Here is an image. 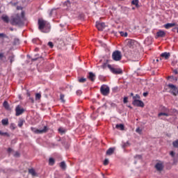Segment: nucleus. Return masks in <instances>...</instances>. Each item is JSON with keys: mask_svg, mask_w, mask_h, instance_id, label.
Here are the masks:
<instances>
[{"mask_svg": "<svg viewBox=\"0 0 178 178\" xmlns=\"http://www.w3.org/2000/svg\"><path fill=\"white\" fill-rule=\"evenodd\" d=\"M52 15V13H50V16Z\"/></svg>", "mask_w": 178, "mask_h": 178, "instance_id": "nucleus-59", "label": "nucleus"}, {"mask_svg": "<svg viewBox=\"0 0 178 178\" xmlns=\"http://www.w3.org/2000/svg\"><path fill=\"white\" fill-rule=\"evenodd\" d=\"M14 44H19V39H15Z\"/></svg>", "mask_w": 178, "mask_h": 178, "instance_id": "nucleus-43", "label": "nucleus"}, {"mask_svg": "<svg viewBox=\"0 0 178 178\" xmlns=\"http://www.w3.org/2000/svg\"><path fill=\"white\" fill-rule=\"evenodd\" d=\"M170 155H171V156H175L174 152H170Z\"/></svg>", "mask_w": 178, "mask_h": 178, "instance_id": "nucleus-46", "label": "nucleus"}, {"mask_svg": "<svg viewBox=\"0 0 178 178\" xmlns=\"http://www.w3.org/2000/svg\"><path fill=\"white\" fill-rule=\"evenodd\" d=\"M136 43L137 42L131 39H127L125 40V45L129 47V48H134V45H136Z\"/></svg>", "mask_w": 178, "mask_h": 178, "instance_id": "nucleus-8", "label": "nucleus"}, {"mask_svg": "<svg viewBox=\"0 0 178 178\" xmlns=\"http://www.w3.org/2000/svg\"><path fill=\"white\" fill-rule=\"evenodd\" d=\"M49 163L52 166L55 163V160L53 158H50L49 160Z\"/></svg>", "mask_w": 178, "mask_h": 178, "instance_id": "nucleus-29", "label": "nucleus"}, {"mask_svg": "<svg viewBox=\"0 0 178 178\" xmlns=\"http://www.w3.org/2000/svg\"><path fill=\"white\" fill-rule=\"evenodd\" d=\"M10 129H11V130H15V129H16V125L13 123H11L10 126Z\"/></svg>", "mask_w": 178, "mask_h": 178, "instance_id": "nucleus-34", "label": "nucleus"}, {"mask_svg": "<svg viewBox=\"0 0 178 178\" xmlns=\"http://www.w3.org/2000/svg\"><path fill=\"white\" fill-rule=\"evenodd\" d=\"M0 136H7V137H9V134H8V132H2L0 131Z\"/></svg>", "mask_w": 178, "mask_h": 178, "instance_id": "nucleus-31", "label": "nucleus"}, {"mask_svg": "<svg viewBox=\"0 0 178 178\" xmlns=\"http://www.w3.org/2000/svg\"><path fill=\"white\" fill-rule=\"evenodd\" d=\"M115 152V148L111 147L106 152V155H112Z\"/></svg>", "mask_w": 178, "mask_h": 178, "instance_id": "nucleus-18", "label": "nucleus"}, {"mask_svg": "<svg viewBox=\"0 0 178 178\" xmlns=\"http://www.w3.org/2000/svg\"><path fill=\"white\" fill-rule=\"evenodd\" d=\"M159 118H161V116H170V114L168 113H160L158 115Z\"/></svg>", "mask_w": 178, "mask_h": 178, "instance_id": "nucleus-23", "label": "nucleus"}, {"mask_svg": "<svg viewBox=\"0 0 178 178\" xmlns=\"http://www.w3.org/2000/svg\"><path fill=\"white\" fill-rule=\"evenodd\" d=\"M136 159H141V155H136L135 156Z\"/></svg>", "mask_w": 178, "mask_h": 178, "instance_id": "nucleus-42", "label": "nucleus"}, {"mask_svg": "<svg viewBox=\"0 0 178 178\" xmlns=\"http://www.w3.org/2000/svg\"><path fill=\"white\" fill-rule=\"evenodd\" d=\"M109 163V160L108 159H106L104 161V165L106 166Z\"/></svg>", "mask_w": 178, "mask_h": 178, "instance_id": "nucleus-38", "label": "nucleus"}, {"mask_svg": "<svg viewBox=\"0 0 178 178\" xmlns=\"http://www.w3.org/2000/svg\"><path fill=\"white\" fill-rule=\"evenodd\" d=\"M175 30H177V33H178V28H175L174 29H172V31H175Z\"/></svg>", "mask_w": 178, "mask_h": 178, "instance_id": "nucleus-50", "label": "nucleus"}, {"mask_svg": "<svg viewBox=\"0 0 178 178\" xmlns=\"http://www.w3.org/2000/svg\"><path fill=\"white\" fill-rule=\"evenodd\" d=\"M133 105H134L135 106H140V108H143L144 102L139 99H135L133 102Z\"/></svg>", "mask_w": 178, "mask_h": 178, "instance_id": "nucleus-9", "label": "nucleus"}, {"mask_svg": "<svg viewBox=\"0 0 178 178\" xmlns=\"http://www.w3.org/2000/svg\"><path fill=\"white\" fill-rule=\"evenodd\" d=\"M20 154H19V152H16L15 154V156H19Z\"/></svg>", "mask_w": 178, "mask_h": 178, "instance_id": "nucleus-49", "label": "nucleus"}, {"mask_svg": "<svg viewBox=\"0 0 178 178\" xmlns=\"http://www.w3.org/2000/svg\"><path fill=\"white\" fill-rule=\"evenodd\" d=\"M15 111H16V116H20V115H22V113L24 112V109L18 105L15 108Z\"/></svg>", "mask_w": 178, "mask_h": 178, "instance_id": "nucleus-10", "label": "nucleus"}, {"mask_svg": "<svg viewBox=\"0 0 178 178\" xmlns=\"http://www.w3.org/2000/svg\"><path fill=\"white\" fill-rule=\"evenodd\" d=\"M120 35H122V37H127V32H123L121 31L120 32Z\"/></svg>", "mask_w": 178, "mask_h": 178, "instance_id": "nucleus-33", "label": "nucleus"}, {"mask_svg": "<svg viewBox=\"0 0 178 178\" xmlns=\"http://www.w3.org/2000/svg\"><path fill=\"white\" fill-rule=\"evenodd\" d=\"M1 123L3 126H6L9 124V121L8 120V119H4L2 120Z\"/></svg>", "mask_w": 178, "mask_h": 178, "instance_id": "nucleus-24", "label": "nucleus"}, {"mask_svg": "<svg viewBox=\"0 0 178 178\" xmlns=\"http://www.w3.org/2000/svg\"><path fill=\"white\" fill-rule=\"evenodd\" d=\"M96 27L99 31H102V30H104V29H105L106 25H105V23H104V22H102V23L97 22Z\"/></svg>", "mask_w": 178, "mask_h": 178, "instance_id": "nucleus-11", "label": "nucleus"}, {"mask_svg": "<svg viewBox=\"0 0 178 178\" xmlns=\"http://www.w3.org/2000/svg\"><path fill=\"white\" fill-rule=\"evenodd\" d=\"M168 87L170 88V91L169 92L170 94H172V95H174L175 97L177 96L178 95V89L177 87H176V86L170 83L168 85Z\"/></svg>", "mask_w": 178, "mask_h": 178, "instance_id": "nucleus-3", "label": "nucleus"}, {"mask_svg": "<svg viewBox=\"0 0 178 178\" xmlns=\"http://www.w3.org/2000/svg\"><path fill=\"white\" fill-rule=\"evenodd\" d=\"M174 73H175V74H177V73H178V72H177V70H174Z\"/></svg>", "mask_w": 178, "mask_h": 178, "instance_id": "nucleus-51", "label": "nucleus"}, {"mask_svg": "<svg viewBox=\"0 0 178 178\" xmlns=\"http://www.w3.org/2000/svg\"><path fill=\"white\" fill-rule=\"evenodd\" d=\"M1 19L5 22V23H9V17L7 15H2Z\"/></svg>", "mask_w": 178, "mask_h": 178, "instance_id": "nucleus-20", "label": "nucleus"}, {"mask_svg": "<svg viewBox=\"0 0 178 178\" xmlns=\"http://www.w3.org/2000/svg\"><path fill=\"white\" fill-rule=\"evenodd\" d=\"M58 131L60 133V134H65V133H66V129H65V128L60 127L58 129Z\"/></svg>", "mask_w": 178, "mask_h": 178, "instance_id": "nucleus-25", "label": "nucleus"}, {"mask_svg": "<svg viewBox=\"0 0 178 178\" xmlns=\"http://www.w3.org/2000/svg\"><path fill=\"white\" fill-rule=\"evenodd\" d=\"M0 37H6V35L4 33H0Z\"/></svg>", "mask_w": 178, "mask_h": 178, "instance_id": "nucleus-47", "label": "nucleus"}, {"mask_svg": "<svg viewBox=\"0 0 178 178\" xmlns=\"http://www.w3.org/2000/svg\"><path fill=\"white\" fill-rule=\"evenodd\" d=\"M76 93L80 95V94H81V91L78 90V91L76 92Z\"/></svg>", "mask_w": 178, "mask_h": 178, "instance_id": "nucleus-52", "label": "nucleus"}, {"mask_svg": "<svg viewBox=\"0 0 178 178\" xmlns=\"http://www.w3.org/2000/svg\"><path fill=\"white\" fill-rule=\"evenodd\" d=\"M3 106L8 111H9V109H10V107L9 106V104L8 103V102H4L3 104Z\"/></svg>", "mask_w": 178, "mask_h": 178, "instance_id": "nucleus-21", "label": "nucleus"}, {"mask_svg": "<svg viewBox=\"0 0 178 178\" xmlns=\"http://www.w3.org/2000/svg\"><path fill=\"white\" fill-rule=\"evenodd\" d=\"M107 67L111 70V72L113 73V74H122V71L120 69H116L112 67L111 65H108Z\"/></svg>", "mask_w": 178, "mask_h": 178, "instance_id": "nucleus-6", "label": "nucleus"}, {"mask_svg": "<svg viewBox=\"0 0 178 178\" xmlns=\"http://www.w3.org/2000/svg\"><path fill=\"white\" fill-rule=\"evenodd\" d=\"M64 98H65V95H60V99H61L62 102H65Z\"/></svg>", "mask_w": 178, "mask_h": 178, "instance_id": "nucleus-40", "label": "nucleus"}, {"mask_svg": "<svg viewBox=\"0 0 178 178\" xmlns=\"http://www.w3.org/2000/svg\"><path fill=\"white\" fill-rule=\"evenodd\" d=\"M24 19V17H23V13L22 15H15L12 16L10 23L13 26H22L23 20Z\"/></svg>", "mask_w": 178, "mask_h": 178, "instance_id": "nucleus-2", "label": "nucleus"}, {"mask_svg": "<svg viewBox=\"0 0 178 178\" xmlns=\"http://www.w3.org/2000/svg\"><path fill=\"white\" fill-rule=\"evenodd\" d=\"M131 3L132 5H135L136 8H138V0H133Z\"/></svg>", "mask_w": 178, "mask_h": 178, "instance_id": "nucleus-28", "label": "nucleus"}, {"mask_svg": "<svg viewBox=\"0 0 178 178\" xmlns=\"http://www.w3.org/2000/svg\"><path fill=\"white\" fill-rule=\"evenodd\" d=\"M30 99H31V102H34V99L30 98Z\"/></svg>", "mask_w": 178, "mask_h": 178, "instance_id": "nucleus-55", "label": "nucleus"}, {"mask_svg": "<svg viewBox=\"0 0 178 178\" xmlns=\"http://www.w3.org/2000/svg\"><path fill=\"white\" fill-rule=\"evenodd\" d=\"M156 35L157 37H165L166 35V33L162 30H160L157 33H156Z\"/></svg>", "mask_w": 178, "mask_h": 178, "instance_id": "nucleus-13", "label": "nucleus"}, {"mask_svg": "<svg viewBox=\"0 0 178 178\" xmlns=\"http://www.w3.org/2000/svg\"><path fill=\"white\" fill-rule=\"evenodd\" d=\"M87 79H84V78H81L79 79V83H86Z\"/></svg>", "mask_w": 178, "mask_h": 178, "instance_id": "nucleus-36", "label": "nucleus"}, {"mask_svg": "<svg viewBox=\"0 0 178 178\" xmlns=\"http://www.w3.org/2000/svg\"><path fill=\"white\" fill-rule=\"evenodd\" d=\"M31 129L35 134H42L48 131V128L47 127H44V129H37L36 128L34 127H31Z\"/></svg>", "mask_w": 178, "mask_h": 178, "instance_id": "nucleus-5", "label": "nucleus"}, {"mask_svg": "<svg viewBox=\"0 0 178 178\" xmlns=\"http://www.w3.org/2000/svg\"><path fill=\"white\" fill-rule=\"evenodd\" d=\"M112 58L115 62H119V60H121V59H122V52H120L119 51H115L113 52Z\"/></svg>", "mask_w": 178, "mask_h": 178, "instance_id": "nucleus-4", "label": "nucleus"}, {"mask_svg": "<svg viewBox=\"0 0 178 178\" xmlns=\"http://www.w3.org/2000/svg\"><path fill=\"white\" fill-rule=\"evenodd\" d=\"M100 91L102 95H108V94H109L110 89L108 86L103 85L100 88Z\"/></svg>", "mask_w": 178, "mask_h": 178, "instance_id": "nucleus-7", "label": "nucleus"}, {"mask_svg": "<svg viewBox=\"0 0 178 178\" xmlns=\"http://www.w3.org/2000/svg\"><path fill=\"white\" fill-rule=\"evenodd\" d=\"M155 168L157 170L161 171L162 169H163V165H162L161 163H158L156 164Z\"/></svg>", "mask_w": 178, "mask_h": 178, "instance_id": "nucleus-15", "label": "nucleus"}, {"mask_svg": "<svg viewBox=\"0 0 178 178\" xmlns=\"http://www.w3.org/2000/svg\"><path fill=\"white\" fill-rule=\"evenodd\" d=\"M3 56H5L3 55V53H1V54H0V59H2V58H3Z\"/></svg>", "mask_w": 178, "mask_h": 178, "instance_id": "nucleus-45", "label": "nucleus"}, {"mask_svg": "<svg viewBox=\"0 0 178 178\" xmlns=\"http://www.w3.org/2000/svg\"><path fill=\"white\" fill-rule=\"evenodd\" d=\"M35 99H36V100H37V99H41V94L37 93V94L35 95Z\"/></svg>", "mask_w": 178, "mask_h": 178, "instance_id": "nucleus-35", "label": "nucleus"}, {"mask_svg": "<svg viewBox=\"0 0 178 178\" xmlns=\"http://www.w3.org/2000/svg\"><path fill=\"white\" fill-rule=\"evenodd\" d=\"M147 95H148V92H144L143 93V97H147Z\"/></svg>", "mask_w": 178, "mask_h": 178, "instance_id": "nucleus-48", "label": "nucleus"}, {"mask_svg": "<svg viewBox=\"0 0 178 178\" xmlns=\"http://www.w3.org/2000/svg\"><path fill=\"white\" fill-rule=\"evenodd\" d=\"M115 128L118 130H124V125L123 124H117Z\"/></svg>", "mask_w": 178, "mask_h": 178, "instance_id": "nucleus-17", "label": "nucleus"}, {"mask_svg": "<svg viewBox=\"0 0 178 178\" xmlns=\"http://www.w3.org/2000/svg\"><path fill=\"white\" fill-rule=\"evenodd\" d=\"M127 99H128V98L127 97H124V104H127Z\"/></svg>", "mask_w": 178, "mask_h": 178, "instance_id": "nucleus-44", "label": "nucleus"}, {"mask_svg": "<svg viewBox=\"0 0 178 178\" xmlns=\"http://www.w3.org/2000/svg\"><path fill=\"white\" fill-rule=\"evenodd\" d=\"M161 58H164V59H169L170 58V53L169 52H164L161 54Z\"/></svg>", "mask_w": 178, "mask_h": 178, "instance_id": "nucleus-12", "label": "nucleus"}, {"mask_svg": "<svg viewBox=\"0 0 178 178\" xmlns=\"http://www.w3.org/2000/svg\"><path fill=\"white\" fill-rule=\"evenodd\" d=\"M8 152H12V149L10 148H8Z\"/></svg>", "mask_w": 178, "mask_h": 178, "instance_id": "nucleus-54", "label": "nucleus"}, {"mask_svg": "<svg viewBox=\"0 0 178 178\" xmlns=\"http://www.w3.org/2000/svg\"><path fill=\"white\" fill-rule=\"evenodd\" d=\"M10 30L11 31H13V28H10Z\"/></svg>", "mask_w": 178, "mask_h": 178, "instance_id": "nucleus-56", "label": "nucleus"}, {"mask_svg": "<svg viewBox=\"0 0 178 178\" xmlns=\"http://www.w3.org/2000/svg\"><path fill=\"white\" fill-rule=\"evenodd\" d=\"M70 1L68 0L64 3V7L65 8V9H67L68 10H70Z\"/></svg>", "mask_w": 178, "mask_h": 178, "instance_id": "nucleus-16", "label": "nucleus"}, {"mask_svg": "<svg viewBox=\"0 0 178 178\" xmlns=\"http://www.w3.org/2000/svg\"><path fill=\"white\" fill-rule=\"evenodd\" d=\"M134 99H140V96L138 95H136V96L134 97Z\"/></svg>", "mask_w": 178, "mask_h": 178, "instance_id": "nucleus-41", "label": "nucleus"}, {"mask_svg": "<svg viewBox=\"0 0 178 178\" xmlns=\"http://www.w3.org/2000/svg\"><path fill=\"white\" fill-rule=\"evenodd\" d=\"M29 172L30 175H32L33 176H38L37 172H35V170L34 169H29Z\"/></svg>", "mask_w": 178, "mask_h": 178, "instance_id": "nucleus-22", "label": "nucleus"}, {"mask_svg": "<svg viewBox=\"0 0 178 178\" xmlns=\"http://www.w3.org/2000/svg\"><path fill=\"white\" fill-rule=\"evenodd\" d=\"M38 29L42 33H49L51 31V25L49 23L42 19H38Z\"/></svg>", "mask_w": 178, "mask_h": 178, "instance_id": "nucleus-1", "label": "nucleus"}, {"mask_svg": "<svg viewBox=\"0 0 178 178\" xmlns=\"http://www.w3.org/2000/svg\"><path fill=\"white\" fill-rule=\"evenodd\" d=\"M172 145H173V147H175V148H178V140L174 141L172 143Z\"/></svg>", "mask_w": 178, "mask_h": 178, "instance_id": "nucleus-30", "label": "nucleus"}, {"mask_svg": "<svg viewBox=\"0 0 178 178\" xmlns=\"http://www.w3.org/2000/svg\"><path fill=\"white\" fill-rule=\"evenodd\" d=\"M159 60L157 59V60H156V62H158Z\"/></svg>", "mask_w": 178, "mask_h": 178, "instance_id": "nucleus-60", "label": "nucleus"}, {"mask_svg": "<svg viewBox=\"0 0 178 178\" xmlns=\"http://www.w3.org/2000/svg\"><path fill=\"white\" fill-rule=\"evenodd\" d=\"M175 26H176V24L175 23H168L164 25V27L168 30L169 29H171V27H175Z\"/></svg>", "mask_w": 178, "mask_h": 178, "instance_id": "nucleus-14", "label": "nucleus"}, {"mask_svg": "<svg viewBox=\"0 0 178 178\" xmlns=\"http://www.w3.org/2000/svg\"><path fill=\"white\" fill-rule=\"evenodd\" d=\"M134 94L133 93H131V96L133 97Z\"/></svg>", "mask_w": 178, "mask_h": 178, "instance_id": "nucleus-58", "label": "nucleus"}, {"mask_svg": "<svg viewBox=\"0 0 178 178\" xmlns=\"http://www.w3.org/2000/svg\"><path fill=\"white\" fill-rule=\"evenodd\" d=\"M48 45L50 48H54V43H52V42H49Z\"/></svg>", "mask_w": 178, "mask_h": 178, "instance_id": "nucleus-39", "label": "nucleus"}, {"mask_svg": "<svg viewBox=\"0 0 178 178\" xmlns=\"http://www.w3.org/2000/svg\"><path fill=\"white\" fill-rule=\"evenodd\" d=\"M136 133H138V134H141V133L143 132V130L140 128H137L136 129Z\"/></svg>", "mask_w": 178, "mask_h": 178, "instance_id": "nucleus-37", "label": "nucleus"}, {"mask_svg": "<svg viewBox=\"0 0 178 178\" xmlns=\"http://www.w3.org/2000/svg\"><path fill=\"white\" fill-rule=\"evenodd\" d=\"M24 124V120H19L18 122V127H22Z\"/></svg>", "mask_w": 178, "mask_h": 178, "instance_id": "nucleus-26", "label": "nucleus"}, {"mask_svg": "<svg viewBox=\"0 0 178 178\" xmlns=\"http://www.w3.org/2000/svg\"><path fill=\"white\" fill-rule=\"evenodd\" d=\"M88 78L90 80H91V81H94L95 80V74H94L92 72H90Z\"/></svg>", "mask_w": 178, "mask_h": 178, "instance_id": "nucleus-19", "label": "nucleus"}, {"mask_svg": "<svg viewBox=\"0 0 178 178\" xmlns=\"http://www.w3.org/2000/svg\"><path fill=\"white\" fill-rule=\"evenodd\" d=\"M60 166L61 169H66V163L65 161L61 162Z\"/></svg>", "mask_w": 178, "mask_h": 178, "instance_id": "nucleus-27", "label": "nucleus"}, {"mask_svg": "<svg viewBox=\"0 0 178 178\" xmlns=\"http://www.w3.org/2000/svg\"><path fill=\"white\" fill-rule=\"evenodd\" d=\"M106 66V64H104L102 65L103 69H105V67Z\"/></svg>", "mask_w": 178, "mask_h": 178, "instance_id": "nucleus-53", "label": "nucleus"}, {"mask_svg": "<svg viewBox=\"0 0 178 178\" xmlns=\"http://www.w3.org/2000/svg\"><path fill=\"white\" fill-rule=\"evenodd\" d=\"M127 147H129V142L122 143V148H126Z\"/></svg>", "mask_w": 178, "mask_h": 178, "instance_id": "nucleus-32", "label": "nucleus"}, {"mask_svg": "<svg viewBox=\"0 0 178 178\" xmlns=\"http://www.w3.org/2000/svg\"><path fill=\"white\" fill-rule=\"evenodd\" d=\"M10 62H13V57L12 59L10 60Z\"/></svg>", "mask_w": 178, "mask_h": 178, "instance_id": "nucleus-57", "label": "nucleus"}]
</instances>
